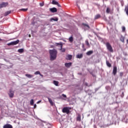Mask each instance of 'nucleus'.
I'll list each match as a JSON object with an SVG mask.
<instances>
[{"label":"nucleus","mask_w":128,"mask_h":128,"mask_svg":"<svg viewBox=\"0 0 128 128\" xmlns=\"http://www.w3.org/2000/svg\"><path fill=\"white\" fill-rule=\"evenodd\" d=\"M49 53L50 54V60L53 61L55 60L56 58H57V50H56L55 49L49 50Z\"/></svg>","instance_id":"1"},{"label":"nucleus","mask_w":128,"mask_h":128,"mask_svg":"<svg viewBox=\"0 0 128 128\" xmlns=\"http://www.w3.org/2000/svg\"><path fill=\"white\" fill-rule=\"evenodd\" d=\"M106 46L108 51L110 52H114V50L112 49V46H111V44H110L109 42H106Z\"/></svg>","instance_id":"2"},{"label":"nucleus","mask_w":128,"mask_h":128,"mask_svg":"<svg viewBox=\"0 0 128 128\" xmlns=\"http://www.w3.org/2000/svg\"><path fill=\"white\" fill-rule=\"evenodd\" d=\"M72 110L71 108L70 107H64L62 109V112L64 114H70V110Z\"/></svg>","instance_id":"3"},{"label":"nucleus","mask_w":128,"mask_h":128,"mask_svg":"<svg viewBox=\"0 0 128 128\" xmlns=\"http://www.w3.org/2000/svg\"><path fill=\"white\" fill-rule=\"evenodd\" d=\"M8 2H2V3L0 4V8H6L7 6H8Z\"/></svg>","instance_id":"4"},{"label":"nucleus","mask_w":128,"mask_h":128,"mask_svg":"<svg viewBox=\"0 0 128 128\" xmlns=\"http://www.w3.org/2000/svg\"><path fill=\"white\" fill-rule=\"evenodd\" d=\"M52 4H54V5H56L57 6L59 7V8H61V6L60 4H58V2L56 1V0H52Z\"/></svg>","instance_id":"5"},{"label":"nucleus","mask_w":128,"mask_h":128,"mask_svg":"<svg viewBox=\"0 0 128 128\" xmlns=\"http://www.w3.org/2000/svg\"><path fill=\"white\" fill-rule=\"evenodd\" d=\"M49 10H50V12L52 13L57 12H58L57 8H56L55 7L50 8V9H49Z\"/></svg>","instance_id":"6"},{"label":"nucleus","mask_w":128,"mask_h":128,"mask_svg":"<svg viewBox=\"0 0 128 128\" xmlns=\"http://www.w3.org/2000/svg\"><path fill=\"white\" fill-rule=\"evenodd\" d=\"M117 73V67L116 66H114L113 67V70H112V74L114 76Z\"/></svg>","instance_id":"7"},{"label":"nucleus","mask_w":128,"mask_h":128,"mask_svg":"<svg viewBox=\"0 0 128 128\" xmlns=\"http://www.w3.org/2000/svg\"><path fill=\"white\" fill-rule=\"evenodd\" d=\"M8 96L10 98H13L14 96V92L12 90H10V93L8 94Z\"/></svg>","instance_id":"8"},{"label":"nucleus","mask_w":128,"mask_h":128,"mask_svg":"<svg viewBox=\"0 0 128 128\" xmlns=\"http://www.w3.org/2000/svg\"><path fill=\"white\" fill-rule=\"evenodd\" d=\"M3 128H13V126L10 124H7L3 126Z\"/></svg>","instance_id":"9"},{"label":"nucleus","mask_w":128,"mask_h":128,"mask_svg":"<svg viewBox=\"0 0 128 128\" xmlns=\"http://www.w3.org/2000/svg\"><path fill=\"white\" fill-rule=\"evenodd\" d=\"M47 98H48V102L50 103L51 106H54V102L49 97H47Z\"/></svg>","instance_id":"10"},{"label":"nucleus","mask_w":128,"mask_h":128,"mask_svg":"<svg viewBox=\"0 0 128 128\" xmlns=\"http://www.w3.org/2000/svg\"><path fill=\"white\" fill-rule=\"evenodd\" d=\"M82 26L85 28H88V29L90 28V26H89V25L86 24L82 23Z\"/></svg>","instance_id":"11"},{"label":"nucleus","mask_w":128,"mask_h":128,"mask_svg":"<svg viewBox=\"0 0 128 128\" xmlns=\"http://www.w3.org/2000/svg\"><path fill=\"white\" fill-rule=\"evenodd\" d=\"M11 42H12V46H16L19 43V40H18Z\"/></svg>","instance_id":"12"},{"label":"nucleus","mask_w":128,"mask_h":128,"mask_svg":"<svg viewBox=\"0 0 128 128\" xmlns=\"http://www.w3.org/2000/svg\"><path fill=\"white\" fill-rule=\"evenodd\" d=\"M11 42H12V46H16L19 43V40H18Z\"/></svg>","instance_id":"13"},{"label":"nucleus","mask_w":128,"mask_h":128,"mask_svg":"<svg viewBox=\"0 0 128 128\" xmlns=\"http://www.w3.org/2000/svg\"><path fill=\"white\" fill-rule=\"evenodd\" d=\"M72 65V62H68V63H66L65 64V66L66 68H70Z\"/></svg>","instance_id":"14"},{"label":"nucleus","mask_w":128,"mask_h":128,"mask_svg":"<svg viewBox=\"0 0 128 128\" xmlns=\"http://www.w3.org/2000/svg\"><path fill=\"white\" fill-rule=\"evenodd\" d=\"M93 53H94V51H92V50H90V51L86 53V54L87 56H90V55H92V54H93Z\"/></svg>","instance_id":"15"},{"label":"nucleus","mask_w":128,"mask_h":128,"mask_svg":"<svg viewBox=\"0 0 128 128\" xmlns=\"http://www.w3.org/2000/svg\"><path fill=\"white\" fill-rule=\"evenodd\" d=\"M76 4L78 8H80V0H77V1H76Z\"/></svg>","instance_id":"16"},{"label":"nucleus","mask_w":128,"mask_h":128,"mask_svg":"<svg viewBox=\"0 0 128 128\" xmlns=\"http://www.w3.org/2000/svg\"><path fill=\"white\" fill-rule=\"evenodd\" d=\"M56 46L60 45V50L62 49L63 44H62V42H60V43H56Z\"/></svg>","instance_id":"17"},{"label":"nucleus","mask_w":128,"mask_h":128,"mask_svg":"<svg viewBox=\"0 0 128 128\" xmlns=\"http://www.w3.org/2000/svg\"><path fill=\"white\" fill-rule=\"evenodd\" d=\"M120 42H122L123 43L124 42V37L123 36H120Z\"/></svg>","instance_id":"18"},{"label":"nucleus","mask_w":128,"mask_h":128,"mask_svg":"<svg viewBox=\"0 0 128 128\" xmlns=\"http://www.w3.org/2000/svg\"><path fill=\"white\" fill-rule=\"evenodd\" d=\"M100 18H101V15H100L99 14H98L97 15L95 16L94 19L95 20H98V19Z\"/></svg>","instance_id":"19"},{"label":"nucleus","mask_w":128,"mask_h":128,"mask_svg":"<svg viewBox=\"0 0 128 128\" xmlns=\"http://www.w3.org/2000/svg\"><path fill=\"white\" fill-rule=\"evenodd\" d=\"M10 13H11V11H7V12H5L4 16H6L8 14H10Z\"/></svg>","instance_id":"20"},{"label":"nucleus","mask_w":128,"mask_h":128,"mask_svg":"<svg viewBox=\"0 0 128 128\" xmlns=\"http://www.w3.org/2000/svg\"><path fill=\"white\" fill-rule=\"evenodd\" d=\"M58 18H52L50 19V20L51 22H52V20L54 21H55V22H58Z\"/></svg>","instance_id":"21"},{"label":"nucleus","mask_w":128,"mask_h":128,"mask_svg":"<svg viewBox=\"0 0 128 128\" xmlns=\"http://www.w3.org/2000/svg\"><path fill=\"white\" fill-rule=\"evenodd\" d=\"M25 76L28 77L29 78H32L34 77L33 75L29 74H25Z\"/></svg>","instance_id":"22"},{"label":"nucleus","mask_w":128,"mask_h":128,"mask_svg":"<svg viewBox=\"0 0 128 128\" xmlns=\"http://www.w3.org/2000/svg\"><path fill=\"white\" fill-rule=\"evenodd\" d=\"M53 84L56 85V86H58V81H56L54 80L53 81Z\"/></svg>","instance_id":"23"},{"label":"nucleus","mask_w":128,"mask_h":128,"mask_svg":"<svg viewBox=\"0 0 128 128\" xmlns=\"http://www.w3.org/2000/svg\"><path fill=\"white\" fill-rule=\"evenodd\" d=\"M106 64L109 68H111L112 67V64H110V62H108V61H106Z\"/></svg>","instance_id":"24"},{"label":"nucleus","mask_w":128,"mask_h":128,"mask_svg":"<svg viewBox=\"0 0 128 128\" xmlns=\"http://www.w3.org/2000/svg\"><path fill=\"white\" fill-rule=\"evenodd\" d=\"M124 10L126 12V14L127 16H128V6L125 7Z\"/></svg>","instance_id":"25"},{"label":"nucleus","mask_w":128,"mask_h":128,"mask_svg":"<svg viewBox=\"0 0 128 128\" xmlns=\"http://www.w3.org/2000/svg\"><path fill=\"white\" fill-rule=\"evenodd\" d=\"M86 44L88 48H90V44H89V42L88 41V40H86Z\"/></svg>","instance_id":"26"},{"label":"nucleus","mask_w":128,"mask_h":128,"mask_svg":"<svg viewBox=\"0 0 128 128\" xmlns=\"http://www.w3.org/2000/svg\"><path fill=\"white\" fill-rule=\"evenodd\" d=\"M68 40L69 42H73V37L72 36H70V38H68Z\"/></svg>","instance_id":"27"},{"label":"nucleus","mask_w":128,"mask_h":128,"mask_svg":"<svg viewBox=\"0 0 128 128\" xmlns=\"http://www.w3.org/2000/svg\"><path fill=\"white\" fill-rule=\"evenodd\" d=\"M72 59V55H68V58H66V60H70Z\"/></svg>","instance_id":"28"},{"label":"nucleus","mask_w":128,"mask_h":128,"mask_svg":"<svg viewBox=\"0 0 128 128\" xmlns=\"http://www.w3.org/2000/svg\"><path fill=\"white\" fill-rule=\"evenodd\" d=\"M110 12V8L109 7L107 8V9H106V12H107L108 14H109Z\"/></svg>","instance_id":"29"},{"label":"nucleus","mask_w":128,"mask_h":128,"mask_svg":"<svg viewBox=\"0 0 128 128\" xmlns=\"http://www.w3.org/2000/svg\"><path fill=\"white\" fill-rule=\"evenodd\" d=\"M34 104V100L32 99L31 100H30V104L31 106H33Z\"/></svg>","instance_id":"30"},{"label":"nucleus","mask_w":128,"mask_h":128,"mask_svg":"<svg viewBox=\"0 0 128 128\" xmlns=\"http://www.w3.org/2000/svg\"><path fill=\"white\" fill-rule=\"evenodd\" d=\"M40 75V71H37V72H34V75Z\"/></svg>","instance_id":"31"},{"label":"nucleus","mask_w":128,"mask_h":128,"mask_svg":"<svg viewBox=\"0 0 128 128\" xmlns=\"http://www.w3.org/2000/svg\"><path fill=\"white\" fill-rule=\"evenodd\" d=\"M20 10L23 11V12H26L28 10V8H22L20 9Z\"/></svg>","instance_id":"32"},{"label":"nucleus","mask_w":128,"mask_h":128,"mask_svg":"<svg viewBox=\"0 0 128 128\" xmlns=\"http://www.w3.org/2000/svg\"><path fill=\"white\" fill-rule=\"evenodd\" d=\"M18 52L20 53H22L24 52V49L21 48V49L18 50Z\"/></svg>","instance_id":"33"},{"label":"nucleus","mask_w":128,"mask_h":128,"mask_svg":"<svg viewBox=\"0 0 128 128\" xmlns=\"http://www.w3.org/2000/svg\"><path fill=\"white\" fill-rule=\"evenodd\" d=\"M122 32H126V27H124V26L122 27Z\"/></svg>","instance_id":"34"},{"label":"nucleus","mask_w":128,"mask_h":128,"mask_svg":"<svg viewBox=\"0 0 128 128\" xmlns=\"http://www.w3.org/2000/svg\"><path fill=\"white\" fill-rule=\"evenodd\" d=\"M85 86H88V87H90V86H92V85H88V83H87V82H86V83H85Z\"/></svg>","instance_id":"35"},{"label":"nucleus","mask_w":128,"mask_h":128,"mask_svg":"<svg viewBox=\"0 0 128 128\" xmlns=\"http://www.w3.org/2000/svg\"><path fill=\"white\" fill-rule=\"evenodd\" d=\"M76 58H80V54H78L77 56H76Z\"/></svg>","instance_id":"36"},{"label":"nucleus","mask_w":128,"mask_h":128,"mask_svg":"<svg viewBox=\"0 0 128 128\" xmlns=\"http://www.w3.org/2000/svg\"><path fill=\"white\" fill-rule=\"evenodd\" d=\"M123 76H124V72H120V77H122Z\"/></svg>","instance_id":"37"},{"label":"nucleus","mask_w":128,"mask_h":128,"mask_svg":"<svg viewBox=\"0 0 128 128\" xmlns=\"http://www.w3.org/2000/svg\"><path fill=\"white\" fill-rule=\"evenodd\" d=\"M124 92H122V94H120V97H122V98H123L124 96Z\"/></svg>","instance_id":"38"},{"label":"nucleus","mask_w":128,"mask_h":128,"mask_svg":"<svg viewBox=\"0 0 128 128\" xmlns=\"http://www.w3.org/2000/svg\"><path fill=\"white\" fill-rule=\"evenodd\" d=\"M7 46H13V44H12V43L11 42H10V43L8 44H7Z\"/></svg>","instance_id":"39"},{"label":"nucleus","mask_w":128,"mask_h":128,"mask_svg":"<svg viewBox=\"0 0 128 128\" xmlns=\"http://www.w3.org/2000/svg\"><path fill=\"white\" fill-rule=\"evenodd\" d=\"M77 120H78V121H80V116H78V118H77Z\"/></svg>","instance_id":"40"},{"label":"nucleus","mask_w":128,"mask_h":128,"mask_svg":"<svg viewBox=\"0 0 128 128\" xmlns=\"http://www.w3.org/2000/svg\"><path fill=\"white\" fill-rule=\"evenodd\" d=\"M62 96L63 98H66V95H65V94H62Z\"/></svg>","instance_id":"41"},{"label":"nucleus","mask_w":128,"mask_h":128,"mask_svg":"<svg viewBox=\"0 0 128 128\" xmlns=\"http://www.w3.org/2000/svg\"><path fill=\"white\" fill-rule=\"evenodd\" d=\"M40 6H44V3H40Z\"/></svg>","instance_id":"42"},{"label":"nucleus","mask_w":128,"mask_h":128,"mask_svg":"<svg viewBox=\"0 0 128 128\" xmlns=\"http://www.w3.org/2000/svg\"><path fill=\"white\" fill-rule=\"evenodd\" d=\"M40 102H41V100H40V101L37 102L36 104H40Z\"/></svg>","instance_id":"43"},{"label":"nucleus","mask_w":128,"mask_h":128,"mask_svg":"<svg viewBox=\"0 0 128 128\" xmlns=\"http://www.w3.org/2000/svg\"><path fill=\"white\" fill-rule=\"evenodd\" d=\"M34 108H36V104H34Z\"/></svg>","instance_id":"44"},{"label":"nucleus","mask_w":128,"mask_h":128,"mask_svg":"<svg viewBox=\"0 0 128 128\" xmlns=\"http://www.w3.org/2000/svg\"><path fill=\"white\" fill-rule=\"evenodd\" d=\"M82 48H84V44H82Z\"/></svg>","instance_id":"45"},{"label":"nucleus","mask_w":128,"mask_h":128,"mask_svg":"<svg viewBox=\"0 0 128 128\" xmlns=\"http://www.w3.org/2000/svg\"><path fill=\"white\" fill-rule=\"evenodd\" d=\"M82 58V54H80V58Z\"/></svg>","instance_id":"46"},{"label":"nucleus","mask_w":128,"mask_h":128,"mask_svg":"<svg viewBox=\"0 0 128 128\" xmlns=\"http://www.w3.org/2000/svg\"><path fill=\"white\" fill-rule=\"evenodd\" d=\"M92 93H89L88 94V95H90V96H92Z\"/></svg>","instance_id":"47"},{"label":"nucleus","mask_w":128,"mask_h":128,"mask_svg":"<svg viewBox=\"0 0 128 128\" xmlns=\"http://www.w3.org/2000/svg\"><path fill=\"white\" fill-rule=\"evenodd\" d=\"M40 76L42 77H43V75L42 74H40Z\"/></svg>","instance_id":"48"},{"label":"nucleus","mask_w":128,"mask_h":128,"mask_svg":"<svg viewBox=\"0 0 128 128\" xmlns=\"http://www.w3.org/2000/svg\"><path fill=\"white\" fill-rule=\"evenodd\" d=\"M30 36H31L30 34H29V38H30Z\"/></svg>","instance_id":"49"},{"label":"nucleus","mask_w":128,"mask_h":128,"mask_svg":"<svg viewBox=\"0 0 128 128\" xmlns=\"http://www.w3.org/2000/svg\"><path fill=\"white\" fill-rule=\"evenodd\" d=\"M62 52H65V50H64Z\"/></svg>","instance_id":"50"},{"label":"nucleus","mask_w":128,"mask_h":128,"mask_svg":"<svg viewBox=\"0 0 128 128\" xmlns=\"http://www.w3.org/2000/svg\"><path fill=\"white\" fill-rule=\"evenodd\" d=\"M127 43H128V39L127 40Z\"/></svg>","instance_id":"51"},{"label":"nucleus","mask_w":128,"mask_h":128,"mask_svg":"<svg viewBox=\"0 0 128 128\" xmlns=\"http://www.w3.org/2000/svg\"><path fill=\"white\" fill-rule=\"evenodd\" d=\"M2 40L1 38H0V41H2Z\"/></svg>","instance_id":"52"},{"label":"nucleus","mask_w":128,"mask_h":128,"mask_svg":"<svg viewBox=\"0 0 128 128\" xmlns=\"http://www.w3.org/2000/svg\"><path fill=\"white\" fill-rule=\"evenodd\" d=\"M84 50H86V49H84Z\"/></svg>","instance_id":"53"},{"label":"nucleus","mask_w":128,"mask_h":128,"mask_svg":"<svg viewBox=\"0 0 128 128\" xmlns=\"http://www.w3.org/2000/svg\"><path fill=\"white\" fill-rule=\"evenodd\" d=\"M90 92H92V90H90Z\"/></svg>","instance_id":"54"},{"label":"nucleus","mask_w":128,"mask_h":128,"mask_svg":"<svg viewBox=\"0 0 128 128\" xmlns=\"http://www.w3.org/2000/svg\"><path fill=\"white\" fill-rule=\"evenodd\" d=\"M0 68H1V67L0 66Z\"/></svg>","instance_id":"55"}]
</instances>
